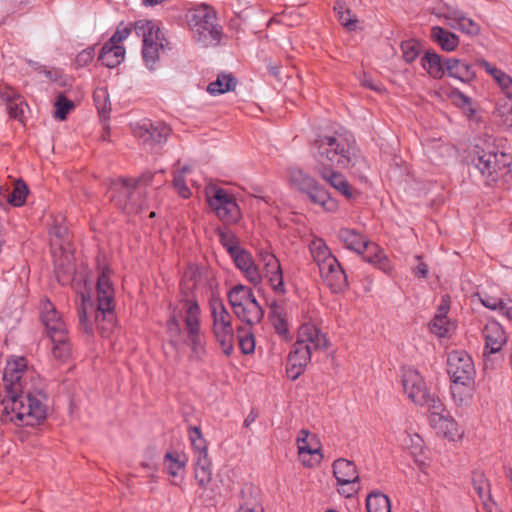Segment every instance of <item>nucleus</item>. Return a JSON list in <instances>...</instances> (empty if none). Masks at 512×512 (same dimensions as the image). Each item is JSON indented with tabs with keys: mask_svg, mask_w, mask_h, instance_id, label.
Returning <instances> with one entry per match:
<instances>
[{
	"mask_svg": "<svg viewBox=\"0 0 512 512\" xmlns=\"http://www.w3.org/2000/svg\"><path fill=\"white\" fill-rule=\"evenodd\" d=\"M188 437L193 449V457L208 454V444L204 438L200 427L190 426L188 428Z\"/></svg>",
	"mask_w": 512,
	"mask_h": 512,
	"instance_id": "48",
	"label": "nucleus"
},
{
	"mask_svg": "<svg viewBox=\"0 0 512 512\" xmlns=\"http://www.w3.org/2000/svg\"><path fill=\"white\" fill-rule=\"evenodd\" d=\"M477 300H479L483 306L489 308L491 310H496L500 314L506 316L507 318L512 319V300H502L495 296L487 295V294H479L477 293L474 296Z\"/></svg>",
	"mask_w": 512,
	"mask_h": 512,
	"instance_id": "43",
	"label": "nucleus"
},
{
	"mask_svg": "<svg viewBox=\"0 0 512 512\" xmlns=\"http://www.w3.org/2000/svg\"><path fill=\"white\" fill-rule=\"evenodd\" d=\"M445 67L448 76L462 83H470L476 78V72L472 65L464 60L448 58L445 60Z\"/></svg>",
	"mask_w": 512,
	"mask_h": 512,
	"instance_id": "24",
	"label": "nucleus"
},
{
	"mask_svg": "<svg viewBox=\"0 0 512 512\" xmlns=\"http://www.w3.org/2000/svg\"><path fill=\"white\" fill-rule=\"evenodd\" d=\"M225 246L236 267L243 273L244 277L253 285L260 284L263 276L255 264L252 255L237 245L225 244Z\"/></svg>",
	"mask_w": 512,
	"mask_h": 512,
	"instance_id": "17",
	"label": "nucleus"
},
{
	"mask_svg": "<svg viewBox=\"0 0 512 512\" xmlns=\"http://www.w3.org/2000/svg\"><path fill=\"white\" fill-rule=\"evenodd\" d=\"M316 170L324 181L346 199L353 200L359 195V192L349 184L342 173L328 167L317 168Z\"/></svg>",
	"mask_w": 512,
	"mask_h": 512,
	"instance_id": "21",
	"label": "nucleus"
},
{
	"mask_svg": "<svg viewBox=\"0 0 512 512\" xmlns=\"http://www.w3.org/2000/svg\"><path fill=\"white\" fill-rule=\"evenodd\" d=\"M401 383L406 397L418 406L428 408L431 404L440 400L439 397L430 392L424 377L414 367L402 368Z\"/></svg>",
	"mask_w": 512,
	"mask_h": 512,
	"instance_id": "12",
	"label": "nucleus"
},
{
	"mask_svg": "<svg viewBox=\"0 0 512 512\" xmlns=\"http://www.w3.org/2000/svg\"><path fill=\"white\" fill-rule=\"evenodd\" d=\"M362 255L366 262L374 265L384 273L390 275L393 272L394 266L392 262L384 250L376 243L368 242Z\"/></svg>",
	"mask_w": 512,
	"mask_h": 512,
	"instance_id": "23",
	"label": "nucleus"
},
{
	"mask_svg": "<svg viewBox=\"0 0 512 512\" xmlns=\"http://www.w3.org/2000/svg\"><path fill=\"white\" fill-rule=\"evenodd\" d=\"M451 394L457 406H469L474 394V382L452 381Z\"/></svg>",
	"mask_w": 512,
	"mask_h": 512,
	"instance_id": "38",
	"label": "nucleus"
},
{
	"mask_svg": "<svg viewBox=\"0 0 512 512\" xmlns=\"http://www.w3.org/2000/svg\"><path fill=\"white\" fill-rule=\"evenodd\" d=\"M205 194L210 208L221 221L235 223L240 219V208L232 193L212 185L206 188Z\"/></svg>",
	"mask_w": 512,
	"mask_h": 512,
	"instance_id": "13",
	"label": "nucleus"
},
{
	"mask_svg": "<svg viewBox=\"0 0 512 512\" xmlns=\"http://www.w3.org/2000/svg\"><path fill=\"white\" fill-rule=\"evenodd\" d=\"M259 260L263 265L264 277L272 287L275 293L284 295L285 286L283 281V272L277 257L268 250L259 251Z\"/></svg>",
	"mask_w": 512,
	"mask_h": 512,
	"instance_id": "18",
	"label": "nucleus"
},
{
	"mask_svg": "<svg viewBox=\"0 0 512 512\" xmlns=\"http://www.w3.org/2000/svg\"><path fill=\"white\" fill-rule=\"evenodd\" d=\"M237 512H263L259 502L258 489L252 485H245L241 490V500Z\"/></svg>",
	"mask_w": 512,
	"mask_h": 512,
	"instance_id": "39",
	"label": "nucleus"
},
{
	"mask_svg": "<svg viewBox=\"0 0 512 512\" xmlns=\"http://www.w3.org/2000/svg\"><path fill=\"white\" fill-rule=\"evenodd\" d=\"M431 37L446 52L454 51L459 45L457 35L439 26L432 27Z\"/></svg>",
	"mask_w": 512,
	"mask_h": 512,
	"instance_id": "44",
	"label": "nucleus"
},
{
	"mask_svg": "<svg viewBox=\"0 0 512 512\" xmlns=\"http://www.w3.org/2000/svg\"><path fill=\"white\" fill-rule=\"evenodd\" d=\"M449 310V302L443 298L441 305L438 308L433 320L430 323V330L438 337H447L455 329V324L447 317Z\"/></svg>",
	"mask_w": 512,
	"mask_h": 512,
	"instance_id": "27",
	"label": "nucleus"
},
{
	"mask_svg": "<svg viewBox=\"0 0 512 512\" xmlns=\"http://www.w3.org/2000/svg\"><path fill=\"white\" fill-rule=\"evenodd\" d=\"M292 185L305 193L314 204L320 206L324 211L333 213L338 210V201L331 197L324 187L301 170H290V186Z\"/></svg>",
	"mask_w": 512,
	"mask_h": 512,
	"instance_id": "11",
	"label": "nucleus"
},
{
	"mask_svg": "<svg viewBox=\"0 0 512 512\" xmlns=\"http://www.w3.org/2000/svg\"><path fill=\"white\" fill-rule=\"evenodd\" d=\"M296 445L298 459L304 467L314 468L321 463V443L315 434L301 429L296 437Z\"/></svg>",
	"mask_w": 512,
	"mask_h": 512,
	"instance_id": "15",
	"label": "nucleus"
},
{
	"mask_svg": "<svg viewBox=\"0 0 512 512\" xmlns=\"http://www.w3.org/2000/svg\"><path fill=\"white\" fill-rule=\"evenodd\" d=\"M339 239L350 250L363 254L368 240L354 229L343 228L339 231Z\"/></svg>",
	"mask_w": 512,
	"mask_h": 512,
	"instance_id": "41",
	"label": "nucleus"
},
{
	"mask_svg": "<svg viewBox=\"0 0 512 512\" xmlns=\"http://www.w3.org/2000/svg\"><path fill=\"white\" fill-rule=\"evenodd\" d=\"M368 512H391L389 498L381 492H372L366 499Z\"/></svg>",
	"mask_w": 512,
	"mask_h": 512,
	"instance_id": "52",
	"label": "nucleus"
},
{
	"mask_svg": "<svg viewBox=\"0 0 512 512\" xmlns=\"http://www.w3.org/2000/svg\"><path fill=\"white\" fill-rule=\"evenodd\" d=\"M95 54L96 52L94 47H87L77 54L75 58V65L78 68L87 66L93 61Z\"/></svg>",
	"mask_w": 512,
	"mask_h": 512,
	"instance_id": "57",
	"label": "nucleus"
},
{
	"mask_svg": "<svg viewBox=\"0 0 512 512\" xmlns=\"http://www.w3.org/2000/svg\"><path fill=\"white\" fill-rule=\"evenodd\" d=\"M188 26L193 38L201 46H215L221 40V27L216 23L215 11L206 4L188 10L186 14Z\"/></svg>",
	"mask_w": 512,
	"mask_h": 512,
	"instance_id": "8",
	"label": "nucleus"
},
{
	"mask_svg": "<svg viewBox=\"0 0 512 512\" xmlns=\"http://www.w3.org/2000/svg\"><path fill=\"white\" fill-rule=\"evenodd\" d=\"M125 57V48L122 45H112L106 42L100 51L98 60L108 68L120 65Z\"/></svg>",
	"mask_w": 512,
	"mask_h": 512,
	"instance_id": "36",
	"label": "nucleus"
},
{
	"mask_svg": "<svg viewBox=\"0 0 512 512\" xmlns=\"http://www.w3.org/2000/svg\"><path fill=\"white\" fill-rule=\"evenodd\" d=\"M235 316L246 325L252 327L261 322L264 311L258 301H255L241 308V310L235 313Z\"/></svg>",
	"mask_w": 512,
	"mask_h": 512,
	"instance_id": "47",
	"label": "nucleus"
},
{
	"mask_svg": "<svg viewBox=\"0 0 512 512\" xmlns=\"http://www.w3.org/2000/svg\"><path fill=\"white\" fill-rule=\"evenodd\" d=\"M485 349L489 353H496L501 350L507 338L503 327L497 322H489L483 329Z\"/></svg>",
	"mask_w": 512,
	"mask_h": 512,
	"instance_id": "25",
	"label": "nucleus"
},
{
	"mask_svg": "<svg viewBox=\"0 0 512 512\" xmlns=\"http://www.w3.org/2000/svg\"><path fill=\"white\" fill-rule=\"evenodd\" d=\"M257 418V414L255 413L254 410H252L248 415L247 417L245 418L244 420V426L245 427H249L252 423L255 422Z\"/></svg>",
	"mask_w": 512,
	"mask_h": 512,
	"instance_id": "64",
	"label": "nucleus"
},
{
	"mask_svg": "<svg viewBox=\"0 0 512 512\" xmlns=\"http://www.w3.org/2000/svg\"><path fill=\"white\" fill-rule=\"evenodd\" d=\"M188 167H183L180 171L176 172L173 177V187L184 199L189 198L192 195L190 188L187 186L186 181L184 179V174L188 172Z\"/></svg>",
	"mask_w": 512,
	"mask_h": 512,
	"instance_id": "53",
	"label": "nucleus"
},
{
	"mask_svg": "<svg viewBox=\"0 0 512 512\" xmlns=\"http://www.w3.org/2000/svg\"><path fill=\"white\" fill-rule=\"evenodd\" d=\"M217 344L226 356L232 355L235 347V329L233 326L212 329Z\"/></svg>",
	"mask_w": 512,
	"mask_h": 512,
	"instance_id": "45",
	"label": "nucleus"
},
{
	"mask_svg": "<svg viewBox=\"0 0 512 512\" xmlns=\"http://www.w3.org/2000/svg\"><path fill=\"white\" fill-rule=\"evenodd\" d=\"M7 189L0 187V207L4 205V201L13 207H21L25 204L29 189L24 181L17 180L14 183L13 190L7 194Z\"/></svg>",
	"mask_w": 512,
	"mask_h": 512,
	"instance_id": "34",
	"label": "nucleus"
},
{
	"mask_svg": "<svg viewBox=\"0 0 512 512\" xmlns=\"http://www.w3.org/2000/svg\"><path fill=\"white\" fill-rule=\"evenodd\" d=\"M194 476L198 485L206 489L212 480V462L208 454L193 457Z\"/></svg>",
	"mask_w": 512,
	"mask_h": 512,
	"instance_id": "35",
	"label": "nucleus"
},
{
	"mask_svg": "<svg viewBox=\"0 0 512 512\" xmlns=\"http://www.w3.org/2000/svg\"><path fill=\"white\" fill-rule=\"evenodd\" d=\"M474 489L477 492L478 496L485 500L489 496V485L482 475L478 476V479H474L473 481Z\"/></svg>",
	"mask_w": 512,
	"mask_h": 512,
	"instance_id": "59",
	"label": "nucleus"
},
{
	"mask_svg": "<svg viewBox=\"0 0 512 512\" xmlns=\"http://www.w3.org/2000/svg\"><path fill=\"white\" fill-rule=\"evenodd\" d=\"M167 333L170 343L177 346L186 343L191 350L189 358L201 360L205 353V343L201 333V309L196 300L184 299L167 320Z\"/></svg>",
	"mask_w": 512,
	"mask_h": 512,
	"instance_id": "4",
	"label": "nucleus"
},
{
	"mask_svg": "<svg viewBox=\"0 0 512 512\" xmlns=\"http://www.w3.org/2000/svg\"><path fill=\"white\" fill-rule=\"evenodd\" d=\"M448 24L465 34L476 35L479 33V26L470 18L466 17L461 11L451 9L445 16Z\"/></svg>",
	"mask_w": 512,
	"mask_h": 512,
	"instance_id": "33",
	"label": "nucleus"
},
{
	"mask_svg": "<svg viewBox=\"0 0 512 512\" xmlns=\"http://www.w3.org/2000/svg\"><path fill=\"white\" fill-rule=\"evenodd\" d=\"M133 29L138 36L143 38L142 57L146 66L150 70H154L160 54L168 44L167 40L160 29L149 20L135 22Z\"/></svg>",
	"mask_w": 512,
	"mask_h": 512,
	"instance_id": "10",
	"label": "nucleus"
},
{
	"mask_svg": "<svg viewBox=\"0 0 512 512\" xmlns=\"http://www.w3.org/2000/svg\"><path fill=\"white\" fill-rule=\"evenodd\" d=\"M74 108V103L64 95H59L55 102V117L65 120L68 113Z\"/></svg>",
	"mask_w": 512,
	"mask_h": 512,
	"instance_id": "54",
	"label": "nucleus"
},
{
	"mask_svg": "<svg viewBox=\"0 0 512 512\" xmlns=\"http://www.w3.org/2000/svg\"><path fill=\"white\" fill-rule=\"evenodd\" d=\"M40 309L41 321L49 337L60 336L68 333L63 317L49 300L42 301Z\"/></svg>",
	"mask_w": 512,
	"mask_h": 512,
	"instance_id": "19",
	"label": "nucleus"
},
{
	"mask_svg": "<svg viewBox=\"0 0 512 512\" xmlns=\"http://www.w3.org/2000/svg\"><path fill=\"white\" fill-rule=\"evenodd\" d=\"M237 85L236 78L231 73H220L216 80L207 86V92L213 96L233 90Z\"/></svg>",
	"mask_w": 512,
	"mask_h": 512,
	"instance_id": "46",
	"label": "nucleus"
},
{
	"mask_svg": "<svg viewBox=\"0 0 512 512\" xmlns=\"http://www.w3.org/2000/svg\"><path fill=\"white\" fill-rule=\"evenodd\" d=\"M332 468L338 486L355 484L359 480L356 466L352 461L339 458L333 462Z\"/></svg>",
	"mask_w": 512,
	"mask_h": 512,
	"instance_id": "26",
	"label": "nucleus"
},
{
	"mask_svg": "<svg viewBox=\"0 0 512 512\" xmlns=\"http://www.w3.org/2000/svg\"><path fill=\"white\" fill-rule=\"evenodd\" d=\"M335 10L337 11L338 19L343 26L349 30L355 29L357 19L350 10L346 9L343 4H338L335 7Z\"/></svg>",
	"mask_w": 512,
	"mask_h": 512,
	"instance_id": "55",
	"label": "nucleus"
},
{
	"mask_svg": "<svg viewBox=\"0 0 512 512\" xmlns=\"http://www.w3.org/2000/svg\"><path fill=\"white\" fill-rule=\"evenodd\" d=\"M52 346V354L54 358L65 361L71 355V345L68 333L60 336L50 337Z\"/></svg>",
	"mask_w": 512,
	"mask_h": 512,
	"instance_id": "49",
	"label": "nucleus"
},
{
	"mask_svg": "<svg viewBox=\"0 0 512 512\" xmlns=\"http://www.w3.org/2000/svg\"><path fill=\"white\" fill-rule=\"evenodd\" d=\"M270 321L275 332L284 340L288 339V316L283 305L273 302L270 306Z\"/></svg>",
	"mask_w": 512,
	"mask_h": 512,
	"instance_id": "37",
	"label": "nucleus"
},
{
	"mask_svg": "<svg viewBox=\"0 0 512 512\" xmlns=\"http://www.w3.org/2000/svg\"><path fill=\"white\" fill-rule=\"evenodd\" d=\"M447 371L451 381L474 382L475 368L471 357L462 350L449 353Z\"/></svg>",
	"mask_w": 512,
	"mask_h": 512,
	"instance_id": "16",
	"label": "nucleus"
},
{
	"mask_svg": "<svg viewBox=\"0 0 512 512\" xmlns=\"http://www.w3.org/2000/svg\"><path fill=\"white\" fill-rule=\"evenodd\" d=\"M134 133L143 144L153 146L166 141L170 128L160 121L144 122L134 130Z\"/></svg>",
	"mask_w": 512,
	"mask_h": 512,
	"instance_id": "20",
	"label": "nucleus"
},
{
	"mask_svg": "<svg viewBox=\"0 0 512 512\" xmlns=\"http://www.w3.org/2000/svg\"><path fill=\"white\" fill-rule=\"evenodd\" d=\"M403 57L407 62H412L418 55L416 43L408 41L402 44Z\"/></svg>",
	"mask_w": 512,
	"mask_h": 512,
	"instance_id": "60",
	"label": "nucleus"
},
{
	"mask_svg": "<svg viewBox=\"0 0 512 512\" xmlns=\"http://www.w3.org/2000/svg\"><path fill=\"white\" fill-rule=\"evenodd\" d=\"M476 63L491 76L501 92L505 95L506 99H499L497 102L506 101L512 103V77L485 59H478Z\"/></svg>",
	"mask_w": 512,
	"mask_h": 512,
	"instance_id": "22",
	"label": "nucleus"
},
{
	"mask_svg": "<svg viewBox=\"0 0 512 512\" xmlns=\"http://www.w3.org/2000/svg\"><path fill=\"white\" fill-rule=\"evenodd\" d=\"M421 63L423 69L434 79H441L446 74L445 61L434 52H426Z\"/></svg>",
	"mask_w": 512,
	"mask_h": 512,
	"instance_id": "42",
	"label": "nucleus"
},
{
	"mask_svg": "<svg viewBox=\"0 0 512 512\" xmlns=\"http://www.w3.org/2000/svg\"><path fill=\"white\" fill-rule=\"evenodd\" d=\"M111 274V269L105 267L98 276L96 311H94L90 297L81 294L78 316L80 325L86 333L91 334L96 328L102 335H106L114 325L115 289L111 281Z\"/></svg>",
	"mask_w": 512,
	"mask_h": 512,
	"instance_id": "3",
	"label": "nucleus"
},
{
	"mask_svg": "<svg viewBox=\"0 0 512 512\" xmlns=\"http://www.w3.org/2000/svg\"><path fill=\"white\" fill-rule=\"evenodd\" d=\"M132 31V27L123 26V24H120L115 33L111 36V38L107 41L108 43H111L112 45H120L121 42H123L125 39L128 38Z\"/></svg>",
	"mask_w": 512,
	"mask_h": 512,
	"instance_id": "58",
	"label": "nucleus"
},
{
	"mask_svg": "<svg viewBox=\"0 0 512 512\" xmlns=\"http://www.w3.org/2000/svg\"><path fill=\"white\" fill-rule=\"evenodd\" d=\"M156 174L146 172L137 179H119L115 182L112 186V192H118L117 196H112L115 205L128 214H138L148 209L147 189Z\"/></svg>",
	"mask_w": 512,
	"mask_h": 512,
	"instance_id": "6",
	"label": "nucleus"
},
{
	"mask_svg": "<svg viewBox=\"0 0 512 512\" xmlns=\"http://www.w3.org/2000/svg\"><path fill=\"white\" fill-rule=\"evenodd\" d=\"M309 312L303 314L302 323L297 332V340L290 348V378L301 375L310 362L312 349L325 348L327 339L311 322Z\"/></svg>",
	"mask_w": 512,
	"mask_h": 512,
	"instance_id": "5",
	"label": "nucleus"
},
{
	"mask_svg": "<svg viewBox=\"0 0 512 512\" xmlns=\"http://www.w3.org/2000/svg\"><path fill=\"white\" fill-rule=\"evenodd\" d=\"M312 153L316 169L336 166L361 174L367 166L354 139L339 132L319 135L313 143Z\"/></svg>",
	"mask_w": 512,
	"mask_h": 512,
	"instance_id": "2",
	"label": "nucleus"
},
{
	"mask_svg": "<svg viewBox=\"0 0 512 512\" xmlns=\"http://www.w3.org/2000/svg\"><path fill=\"white\" fill-rule=\"evenodd\" d=\"M495 115L499 117L504 124L512 128V103L506 101L497 102Z\"/></svg>",
	"mask_w": 512,
	"mask_h": 512,
	"instance_id": "56",
	"label": "nucleus"
},
{
	"mask_svg": "<svg viewBox=\"0 0 512 512\" xmlns=\"http://www.w3.org/2000/svg\"><path fill=\"white\" fill-rule=\"evenodd\" d=\"M427 409L429 411V424L437 435L449 441H457L463 436V430L454 418L446 412L441 400L434 402Z\"/></svg>",
	"mask_w": 512,
	"mask_h": 512,
	"instance_id": "14",
	"label": "nucleus"
},
{
	"mask_svg": "<svg viewBox=\"0 0 512 512\" xmlns=\"http://www.w3.org/2000/svg\"><path fill=\"white\" fill-rule=\"evenodd\" d=\"M472 165L487 184L495 183L510 172L511 157L490 143L476 145L472 151Z\"/></svg>",
	"mask_w": 512,
	"mask_h": 512,
	"instance_id": "7",
	"label": "nucleus"
},
{
	"mask_svg": "<svg viewBox=\"0 0 512 512\" xmlns=\"http://www.w3.org/2000/svg\"><path fill=\"white\" fill-rule=\"evenodd\" d=\"M187 463V457L185 454L178 452H168L164 457V465L167 470V473L176 477L179 474V471L182 470Z\"/></svg>",
	"mask_w": 512,
	"mask_h": 512,
	"instance_id": "50",
	"label": "nucleus"
},
{
	"mask_svg": "<svg viewBox=\"0 0 512 512\" xmlns=\"http://www.w3.org/2000/svg\"><path fill=\"white\" fill-rule=\"evenodd\" d=\"M7 392L2 401L4 422L16 426H35L47 416L46 394L40 377L27 368L26 359L8 361L3 373Z\"/></svg>",
	"mask_w": 512,
	"mask_h": 512,
	"instance_id": "1",
	"label": "nucleus"
},
{
	"mask_svg": "<svg viewBox=\"0 0 512 512\" xmlns=\"http://www.w3.org/2000/svg\"><path fill=\"white\" fill-rule=\"evenodd\" d=\"M209 309L212 318V329L231 327L232 315L224 305L223 301L217 297L211 298Z\"/></svg>",
	"mask_w": 512,
	"mask_h": 512,
	"instance_id": "32",
	"label": "nucleus"
},
{
	"mask_svg": "<svg viewBox=\"0 0 512 512\" xmlns=\"http://www.w3.org/2000/svg\"><path fill=\"white\" fill-rule=\"evenodd\" d=\"M227 297L234 314L246 305L257 301L252 289L241 284L232 287L228 291Z\"/></svg>",
	"mask_w": 512,
	"mask_h": 512,
	"instance_id": "30",
	"label": "nucleus"
},
{
	"mask_svg": "<svg viewBox=\"0 0 512 512\" xmlns=\"http://www.w3.org/2000/svg\"><path fill=\"white\" fill-rule=\"evenodd\" d=\"M451 98L455 103L461 105L463 108L469 107L471 105V98L464 95L459 90H454L451 92Z\"/></svg>",
	"mask_w": 512,
	"mask_h": 512,
	"instance_id": "62",
	"label": "nucleus"
},
{
	"mask_svg": "<svg viewBox=\"0 0 512 512\" xmlns=\"http://www.w3.org/2000/svg\"><path fill=\"white\" fill-rule=\"evenodd\" d=\"M338 492L345 497H351L357 492V489L354 487V484L343 485L339 486Z\"/></svg>",
	"mask_w": 512,
	"mask_h": 512,
	"instance_id": "63",
	"label": "nucleus"
},
{
	"mask_svg": "<svg viewBox=\"0 0 512 512\" xmlns=\"http://www.w3.org/2000/svg\"><path fill=\"white\" fill-rule=\"evenodd\" d=\"M237 339L240 350L243 354L249 355L255 351V337L251 327L239 326L237 328Z\"/></svg>",
	"mask_w": 512,
	"mask_h": 512,
	"instance_id": "51",
	"label": "nucleus"
},
{
	"mask_svg": "<svg viewBox=\"0 0 512 512\" xmlns=\"http://www.w3.org/2000/svg\"><path fill=\"white\" fill-rule=\"evenodd\" d=\"M414 258L418 263L411 268L413 274L418 278H426L428 275V266L421 261L420 256L417 255Z\"/></svg>",
	"mask_w": 512,
	"mask_h": 512,
	"instance_id": "61",
	"label": "nucleus"
},
{
	"mask_svg": "<svg viewBox=\"0 0 512 512\" xmlns=\"http://www.w3.org/2000/svg\"><path fill=\"white\" fill-rule=\"evenodd\" d=\"M403 447L409 451L419 469L424 471L428 465V458L424 453L422 438L416 433L407 432L403 439Z\"/></svg>",
	"mask_w": 512,
	"mask_h": 512,
	"instance_id": "28",
	"label": "nucleus"
},
{
	"mask_svg": "<svg viewBox=\"0 0 512 512\" xmlns=\"http://www.w3.org/2000/svg\"><path fill=\"white\" fill-rule=\"evenodd\" d=\"M312 258L317 263L322 279L334 291L338 292L346 287L347 278L338 260L331 253L330 248L321 238H314L309 244Z\"/></svg>",
	"mask_w": 512,
	"mask_h": 512,
	"instance_id": "9",
	"label": "nucleus"
},
{
	"mask_svg": "<svg viewBox=\"0 0 512 512\" xmlns=\"http://www.w3.org/2000/svg\"><path fill=\"white\" fill-rule=\"evenodd\" d=\"M227 297L234 314L246 305L257 301L252 289L241 284L232 287L228 291Z\"/></svg>",
	"mask_w": 512,
	"mask_h": 512,
	"instance_id": "29",
	"label": "nucleus"
},
{
	"mask_svg": "<svg viewBox=\"0 0 512 512\" xmlns=\"http://www.w3.org/2000/svg\"><path fill=\"white\" fill-rule=\"evenodd\" d=\"M0 99L6 104L10 117L19 120L22 118L26 104L18 93L9 88L0 93Z\"/></svg>",
	"mask_w": 512,
	"mask_h": 512,
	"instance_id": "40",
	"label": "nucleus"
},
{
	"mask_svg": "<svg viewBox=\"0 0 512 512\" xmlns=\"http://www.w3.org/2000/svg\"><path fill=\"white\" fill-rule=\"evenodd\" d=\"M227 297L234 314L246 305L257 301L252 289L241 284L232 287L228 291Z\"/></svg>",
	"mask_w": 512,
	"mask_h": 512,
	"instance_id": "31",
	"label": "nucleus"
}]
</instances>
